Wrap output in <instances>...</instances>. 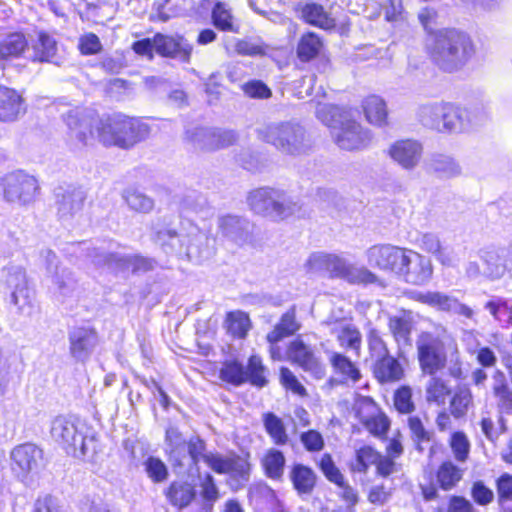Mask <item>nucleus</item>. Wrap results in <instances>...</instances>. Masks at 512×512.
Segmentation results:
<instances>
[{"label": "nucleus", "instance_id": "nucleus-63", "mask_svg": "<svg viewBox=\"0 0 512 512\" xmlns=\"http://www.w3.org/2000/svg\"><path fill=\"white\" fill-rule=\"evenodd\" d=\"M243 92L250 98L268 99L271 89L261 80H250L242 85Z\"/></svg>", "mask_w": 512, "mask_h": 512}, {"label": "nucleus", "instance_id": "nucleus-50", "mask_svg": "<svg viewBox=\"0 0 512 512\" xmlns=\"http://www.w3.org/2000/svg\"><path fill=\"white\" fill-rule=\"evenodd\" d=\"M212 21L214 26L221 31L239 33V26L234 25L233 16L224 3L215 4L212 9Z\"/></svg>", "mask_w": 512, "mask_h": 512}, {"label": "nucleus", "instance_id": "nucleus-51", "mask_svg": "<svg viewBox=\"0 0 512 512\" xmlns=\"http://www.w3.org/2000/svg\"><path fill=\"white\" fill-rule=\"evenodd\" d=\"M220 378L227 383L239 386L247 381L245 367L238 361H226L220 370Z\"/></svg>", "mask_w": 512, "mask_h": 512}, {"label": "nucleus", "instance_id": "nucleus-59", "mask_svg": "<svg viewBox=\"0 0 512 512\" xmlns=\"http://www.w3.org/2000/svg\"><path fill=\"white\" fill-rule=\"evenodd\" d=\"M379 454L370 446H364L356 452V462L353 466L358 472H366L369 465L375 464Z\"/></svg>", "mask_w": 512, "mask_h": 512}, {"label": "nucleus", "instance_id": "nucleus-3", "mask_svg": "<svg viewBox=\"0 0 512 512\" xmlns=\"http://www.w3.org/2000/svg\"><path fill=\"white\" fill-rule=\"evenodd\" d=\"M247 204L260 216L279 222L289 217H303L306 210L302 203L289 196L286 191L274 187H260L249 192Z\"/></svg>", "mask_w": 512, "mask_h": 512}, {"label": "nucleus", "instance_id": "nucleus-44", "mask_svg": "<svg viewBox=\"0 0 512 512\" xmlns=\"http://www.w3.org/2000/svg\"><path fill=\"white\" fill-rule=\"evenodd\" d=\"M117 263L120 266V271H129L132 273H146L153 270L157 262L152 258L143 257L140 255H123L122 258H117Z\"/></svg>", "mask_w": 512, "mask_h": 512}, {"label": "nucleus", "instance_id": "nucleus-40", "mask_svg": "<svg viewBox=\"0 0 512 512\" xmlns=\"http://www.w3.org/2000/svg\"><path fill=\"white\" fill-rule=\"evenodd\" d=\"M122 198L130 210L148 214L155 206L154 199L135 188H127L122 193Z\"/></svg>", "mask_w": 512, "mask_h": 512}, {"label": "nucleus", "instance_id": "nucleus-60", "mask_svg": "<svg viewBox=\"0 0 512 512\" xmlns=\"http://www.w3.org/2000/svg\"><path fill=\"white\" fill-rule=\"evenodd\" d=\"M394 406L400 413H411L415 406L412 402V391L408 386H402L394 394Z\"/></svg>", "mask_w": 512, "mask_h": 512}, {"label": "nucleus", "instance_id": "nucleus-11", "mask_svg": "<svg viewBox=\"0 0 512 512\" xmlns=\"http://www.w3.org/2000/svg\"><path fill=\"white\" fill-rule=\"evenodd\" d=\"M238 139L234 130L215 127H195L185 133L186 142L193 149L202 152H212L227 148L236 143Z\"/></svg>", "mask_w": 512, "mask_h": 512}, {"label": "nucleus", "instance_id": "nucleus-62", "mask_svg": "<svg viewBox=\"0 0 512 512\" xmlns=\"http://www.w3.org/2000/svg\"><path fill=\"white\" fill-rule=\"evenodd\" d=\"M510 306V301L507 298L501 296H491L483 305V308L489 312V314L496 321H501V314L507 313Z\"/></svg>", "mask_w": 512, "mask_h": 512}, {"label": "nucleus", "instance_id": "nucleus-58", "mask_svg": "<svg viewBox=\"0 0 512 512\" xmlns=\"http://www.w3.org/2000/svg\"><path fill=\"white\" fill-rule=\"evenodd\" d=\"M367 342L371 357L375 360L389 355L386 343L376 329H371L367 335Z\"/></svg>", "mask_w": 512, "mask_h": 512}, {"label": "nucleus", "instance_id": "nucleus-5", "mask_svg": "<svg viewBox=\"0 0 512 512\" xmlns=\"http://www.w3.org/2000/svg\"><path fill=\"white\" fill-rule=\"evenodd\" d=\"M258 137L283 154L298 156L307 153L312 143L305 128L297 122H274L257 129Z\"/></svg>", "mask_w": 512, "mask_h": 512}, {"label": "nucleus", "instance_id": "nucleus-24", "mask_svg": "<svg viewBox=\"0 0 512 512\" xmlns=\"http://www.w3.org/2000/svg\"><path fill=\"white\" fill-rule=\"evenodd\" d=\"M405 249L392 245L372 246L366 252L368 263L372 267L396 274Z\"/></svg>", "mask_w": 512, "mask_h": 512}, {"label": "nucleus", "instance_id": "nucleus-34", "mask_svg": "<svg viewBox=\"0 0 512 512\" xmlns=\"http://www.w3.org/2000/svg\"><path fill=\"white\" fill-rule=\"evenodd\" d=\"M300 329V324L296 320L295 307H291L285 312L274 329L267 334V341L270 344H276L286 337L294 335Z\"/></svg>", "mask_w": 512, "mask_h": 512}, {"label": "nucleus", "instance_id": "nucleus-61", "mask_svg": "<svg viewBox=\"0 0 512 512\" xmlns=\"http://www.w3.org/2000/svg\"><path fill=\"white\" fill-rule=\"evenodd\" d=\"M187 447L191 465L197 466L201 460L204 462L205 456L209 453L206 451L205 441L199 436L191 437L187 441Z\"/></svg>", "mask_w": 512, "mask_h": 512}, {"label": "nucleus", "instance_id": "nucleus-32", "mask_svg": "<svg viewBox=\"0 0 512 512\" xmlns=\"http://www.w3.org/2000/svg\"><path fill=\"white\" fill-rule=\"evenodd\" d=\"M373 372L381 383L399 381L404 375L401 364L390 354L375 360Z\"/></svg>", "mask_w": 512, "mask_h": 512}, {"label": "nucleus", "instance_id": "nucleus-20", "mask_svg": "<svg viewBox=\"0 0 512 512\" xmlns=\"http://www.w3.org/2000/svg\"><path fill=\"white\" fill-rule=\"evenodd\" d=\"M213 240L197 226L190 224L184 241V258L191 262L201 263L213 253Z\"/></svg>", "mask_w": 512, "mask_h": 512}, {"label": "nucleus", "instance_id": "nucleus-28", "mask_svg": "<svg viewBox=\"0 0 512 512\" xmlns=\"http://www.w3.org/2000/svg\"><path fill=\"white\" fill-rule=\"evenodd\" d=\"M424 165L429 173L443 179L457 177L461 174L460 165L447 154L433 153L426 158Z\"/></svg>", "mask_w": 512, "mask_h": 512}, {"label": "nucleus", "instance_id": "nucleus-18", "mask_svg": "<svg viewBox=\"0 0 512 512\" xmlns=\"http://www.w3.org/2000/svg\"><path fill=\"white\" fill-rule=\"evenodd\" d=\"M71 356L79 362H85L91 356L98 343L97 332L90 327H73L68 332Z\"/></svg>", "mask_w": 512, "mask_h": 512}, {"label": "nucleus", "instance_id": "nucleus-16", "mask_svg": "<svg viewBox=\"0 0 512 512\" xmlns=\"http://www.w3.org/2000/svg\"><path fill=\"white\" fill-rule=\"evenodd\" d=\"M217 224L222 237L237 246H243L253 240L254 225L247 218L228 214L219 217Z\"/></svg>", "mask_w": 512, "mask_h": 512}, {"label": "nucleus", "instance_id": "nucleus-55", "mask_svg": "<svg viewBox=\"0 0 512 512\" xmlns=\"http://www.w3.org/2000/svg\"><path fill=\"white\" fill-rule=\"evenodd\" d=\"M247 375V381L257 387H264L267 385L268 380L266 379L264 372L265 367L262 364V360L259 356L252 355L248 360V366L245 369Z\"/></svg>", "mask_w": 512, "mask_h": 512}, {"label": "nucleus", "instance_id": "nucleus-48", "mask_svg": "<svg viewBox=\"0 0 512 512\" xmlns=\"http://www.w3.org/2000/svg\"><path fill=\"white\" fill-rule=\"evenodd\" d=\"M200 495L206 510H211L214 503L220 499V491L214 477L210 473L199 475Z\"/></svg>", "mask_w": 512, "mask_h": 512}, {"label": "nucleus", "instance_id": "nucleus-8", "mask_svg": "<svg viewBox=\"0 0 512 512\" xmlns=\"http://www.w3.org/2000/svg\"><path fill=\"white\" fill-rule=\"evenodd\" d=\"M448 339V332L443 326H437L433 332H422L417 337L418 361L425 374L434 375L445 367L447 361L445 343Z\"/></svg>", "mask_w": 512, "mask_h": 512}, {"label": "nucleus", "instance_id": "nucleus-7", "mask_svg": "<svg viewBox=\"0 0 512 512\" xmlns=\"http://www.w3.org/2000/svg\"><path fill=\"white\" fill-rule=\"evenodd\" d=\"M478 261H468L465 276L470 280L484 278L489 281L500 280L506 272L512 257V246H487L478 251Z\"/></svg>", "mask_w": 512, "mask_h": 512}, {"label": "nucleus", "instance_id": "nucleus-21", "mask_svg": "<svg viewBox=\"0 0 512 512\" xmlns=\"http://www.w3.org/2000/svg\"><path fill=\"white\" fill-rule=\"evenodd\" d=\"M155 51L164 57L176 58L184 63L190 61L192 45L183 36H168L157 33L154 36Z\"/></svg>", "mask_w": 512, "mask_h": 512}, {"label": "nucleus", "instance_id": "nucleus-30", "mask_svg": "<svg viewBox=\"0 0 512 512\" xmlns=\"http://www.w3.org/2000/svg\"><path fill=\"white\" fill-rule=\"evenodd\" d=\"M297 11L300 12V17L312 26L324 30H329L336 26L335 19L318 3L307 2L305 4H298Z\"/></svg>", "mask_w": 512, "mask_h": 512}, {"label": "nucleus", "instance_id": "nucleus-42", "mask_svg": "<svg viewBox=\"0 0 512 512\" xmlns=\"http://www.w3.org/2000/svg\"><path fill=\"white\" fill-rule=\"evenodd\" d=\"M323 48V41L318 34L307 32L301 36L297 45V56L303 62L317 57Z\"/></svg>", "mask_w": 512, "mask_h": 512}, {"label": "nucleus", "instance_id": "nucleus-25", "mask_svg": "<svg viewBox=\"0 0 512 512\" xmlns=\"http://www.w3.org/2000/svg\"><path fill=\"white\" fill-rule=\"evenodd\" d=\"M26 112L24 100L14 89L0 85V122L17 121Z\"/></svg>", "mask_w": 512, "mask_h": 512}, {"label": "nucleus", "instance_id": "nucleus-1", "mask_svg": "<svg viewBox=\"0 0 512 512\" xmlns=\"http://www.w3.org/2000/svg\"><path fill=\"white\" fill-rule=\"evenodd\" d=\"M61 116L68 128V141L76 149L90 144L94 138V126L100 142L106 146L124 149L145 140L151 132L147 123L122 113H115L97 120L86 109L71 107Z\"/></svg>", "mask_w": 512, "mask_h": 512}, {"label": "nucleus", "instance_id": "nucleus-52", "mask_svg": "<svg viewBox=\"0 0 512 512\" xmlns=\"http://www.w3.org/2000/svg\"><path fill=\"white\" fill-rule=\"evenodd\" d=\"M316 117L323 124L334 129L344 120L342 109L333 104H318Z\"/></svg>", "mask_w": 512, "mask_h": 512}, {"label": "nucleus", "instance_id": "nucleus-37", "mask_svg": "<svg viewBox=\"0 0 512 512\" xmlns=\"http://www.w3.org/2000/svg\"><path fill=\"white\" fill-rule=\"evenodd\" d=\"M419 247L435 256V258L442 264L450 266L452 264V257L447 248L443 247L439 237L434 233H424L418 240Z\"/></svg>", "mask_w": 512, "mask_h": 512}, {"label": "nucleus", "instance_id": "nucleus-4", "mask_svg": "<svg viewBox=\"0 0 512 512\" xmlns=\"http://www.w3.org/2000/svg\"><path fill=\"white\" fill-rule=\"evenodd\" d=\"M416 118L424 127L440 133H460L470 128L469 112L444 101L420 104Z\"/></svg>", "mask_w": 512, "mask_h": 512}, {"label": "nucleus", "instance_id": "nucleus-49", "mask_svg": "<svg viewBox=\"0 0 512 512\" xmlns=\"http://www.w3.org/2000/svg\"><path fill=\"white\" fill-rule=\"evenodd\" d=\"M330 363L334 370L341 374L345 379L357 382L361 378L360 371L356 365L348 357L340 353H332Z\"/></svg>", "mask_w": 512, "mask_h": 512}, {"label": "nucleus", "instance_id": "nucleus-26", "mask_svg": "<svg viewBox=\"0 0 512 512\" xmlns=\"http://www.w3.org/2000/svg\"><path fill=\"white\" fill-rule=\"evenodd\" d=\"M68 251L77 257L85 256L91 259L96 266H107L110 269L120 271V266L117 263V258H122L120 253H107L101 249L90 248L86 242L72 243Z\"/></svg>", "mask_w": 512, "mask_h": 512}, {"label": "nucleus", "instance_id": "nucleus-46", "mask_svg": "<svg viewBox=\"0 0 512 512\" xmlns=\"http://www.w3.org/2000/svg\"><path fill=\"white\" fill-rule=\"evenodd\" d=\"M285 462L284 454L281 451L274 448L269 449L263 458L266 475L274 480L282 479Z\"/></svg>", "mask_w": 512, "mask_h": 512}, {"label": "nucleus", "instance_id": "nucleus-54", "mask_svg": "<svg viewBox=\"0 0 512 512\" xmlns=\"http://www.w3.org/2000/svg\"><path fill=\"white\" fill-rule=\"evenodd\" d=\"M338 342L341 347L355 351H360L362 337L360 331L353 325H345L341 328L337 335Z\"/></svg>", "mask_w": 512, "mask_h": 512}, {"label": "nucleus", "instance_id": "nucleus-2", "mask_svg": "<svg viewBox=\"0 0 512 512\" xmlns=\"http://www.w3.org/2000/svg\"><path fill=\"white\" fill-rule=\"evenodd\" d=\"M475 53L468 34L457 29H443L434 37L431 48L433 62L445 72H455L464 67Z\"/></svg>", "mask_w": 512, "mask_h": 512}, {"label": "nucleus", "instance_id": "nucleus-35", "mask_svg": "<svg viewBox=\"0 0 512 512\" xmlns=\"http://www.w3.org/2000/svg\"><path fill=\"white\" fill-rule=\"evenodd\" d=\"M289 478L299 494H310L316 485L317 476L310 467L298 463L291 468Z\"/></svg>", "mask_w": 512, "mask_h": 512}, {"label": "nucleus", "instance_id": "nucleus-64", "mask_svg": "<svg viewBox=\"0 0 512 512\" xmlns=\"http://www.w3.org/2000/svg\"><path fill=\"white\" fill-rule=\"evenodd\" d=\"M31 512H63L59 500L51 494L39 495Z\"/></svg>", "mask_w": 512, "mask_h": 512}, {"label": "nucleus", "instance_id": "nucleus-31", "mask_svg": "<svg viewBox=\"0 0 512 512\" xmlns=\"http://www.w3.org/2000/svg\"><path fill=\"white\" fill-rule=\"evenodd\" d=\"M50 278L52 282L51 290L59 301L74 296L78 283L70 269L66 267H62L60 271L56 269Z\"/></svg>", "mask_w": 512, "mask_h": 512}, {"label": "nucleus", "instance_id": "nucleus-53", "mask_svg": "<svg viewBox=\"0 0 512 512\" xmlns=\"http://www.w3.org/2000/svg\"><path fill=\"white\" fill-rule=\"evenodd\" d=\"M250 328V319L247 314L237 311L227 315V330L238 338H244Z\"/></svg>", "mask_w": 512, "mask_h": 512}, {"label": "nucleus", "instance_id": "nucleus-29", "mask_svg": "<svg viewBox=\"0 0 512 512\" xmlns=\"http://www.w3.org/2000/svg\"><path fill=\"white\" fill-rule=\"evenodd\" d=\"M225 474L228 475L227 485L233 491H238L244 488L250 480L251 464L247 458L231 455Z\"/></svg>", "mask_w": 512, "mask_h": 512}, {"label": "nucleus", "instance_id": "nucleus-38", "mask_svg": "<svg viewBox=\"0 0 512 512\" xmlns=\"http://www.w3.org/2000/svg\"><path fill=\"white\" fill-rule=\"evenodd\" d=\"M262 422L266 433L275 445L284 446L288 444L289 436L285 424L280 417L273 412H267L262 415Z\"/></svg>", "mask_w": 512, "mask_h": 512}, {"label": "nucleus", "instance_id": "nucleus-47", "mask_svg": "<svg viewBox=\"0 0 512 512\" xmlns=\"http://www.w3.org/2000/svg\"><path fill=\"white\" fill-rule=\"evenodd\" d=\"M388 327L398 344H408L412 328L409 317L404 314L391 316Z\"/></svg>", "mask_w": 512, "mask_h": 512}, {"label": "nucleus", "instance_id": "nucleus-22", "mask_svg": "<svg viewBox=\"0 0 512 512\" xmlns=\"http://www.w3.org/2000/svg\"><path fill=\"white\" fill-rule=\"evenodd\" d=\"M422 153V144L411 139L396 141L388 149L393 161L405 170H413L419 164Z\"/></svg>", "mask_w": 512, "mask_h": 512}, {"label": "nucleus", "instance_id": "nucleus-9", "mask_svg": "<svg viewBox=\"0 0 512 512\" xmlns=\"http://www.w3.org/2000/svg\"><path fill=\"white\" fill-rule=\"evenodd\" d=\"M38 190L37 180L22 171L9 173L0 178V195L8 203L29 205L34 202Z\"/></svg>", "mask_w": 512, "mask_h": 512}, {"label": "nucleus", "instance_id": "nucleus-12", "mask_svg": "<svg viewBox=\"0 0 512 512\" xmlns=\"http://www.w3.org/2000/svg\"><path fill=\"white\" fill-rule=\"evenodd\" d=\"M395 275L407 284L424 286L432 279L433 265L428 257L405 249Z\"/></svg>", "mask_w": 512, "mask_h": 512}, {"label": "nucleus", "instance_id": "nucleus-17", "mask_svg": "<svg viewBox=\"0 0 512 512\" xmlns=\"http://www.w3.org/2000/svg\"><path fill=\"white\" fill-rule=\"evenodd\" d=\"M288 358L299 365L303 371L309 373L314 379L320 380L325 376V367L315 356L312 348L302 340L295 339L287 349Z\"/></svg>", "mask_w": 512, "mask_h": 512}, {"label": "nucleus", "instance_id": "nucleus-36", "mask_svg": "<svg viewBox=\"0 0 512 512\" xmlns=\"http://www.w3.org/2000/svg\"><path fill=\"white\" fill-rule=\"evenodd\" d=\"M224 49L228 54L232 52L240 56H258L266 53L265 47L259 43L247 39L225 37L223 39Z\"/></svg>", "mask_w": 512, "mask_h": 512}, {"label": "nucleus", "instance_id": "nucleus-41", "mask_svg": "<svg viewBox=\"0 0 512 512\" xmlns=\"http://www.w3.org/2000/svg\"><path fill=\"white\" fill-rule=\"evenodd\" d=\"M27 47L28 42L24 34L10 33L0 42V60L19 57Z\"/></svg>", "mask_w": 512, "mask_h": 512}, {"label": "nucleus", "instance_id": "nucleus-27", "mask_svg": "<svg viewBox=\"0 0 512 512\" xmlns=\"http://www.w3.org/2000/svg\"><path fill=\"white\" fill-rule=\"evenodd\" d=\"M186 236L187 229L177 232L172 228L164 227L155 230L153 240L166 254L184 258V241H186Z\"/></svg>", "mask_w": 512, "mask_h": 512}, {"label": "nucleus", "instance_id": "nucleus-6", "mask_svg": "<svg viewBox=\"0 0 512 512\" xmlns=\"http://www.w3.org/2000/svg\"><path fill=\"white\" fill-rule=\"evenodd\" d=\"M86 426L76 418L57 416L51 422L50 435L67 454L83 458L94 449V437L85 434Z\"/></svg>", "mask_w": 512, "mask_h": 512}, {"label": "nucleus", "instance_id": "nucleus-23", "mask_svg": "<svg viewBox=\"0 0 512 512\" xmlns=\"http://www.w3.org/2000/svg\"><path fill=\"white\" fill-rule=\"evenodd\" d=\"M28 51V58L32 62L60 64L58 42L53 35L46 31L37 33V37L31 41Z\"/></svg>", "mask_w": 512, "mask_h": 512}, {"label": "nucleus", "instance_id": "nucleus-39", "mask_svg": "<svg viewBox=\"0 0 512 512\" xmlns=\"http://www.w3.org/2000/svg\"><path fill=\"white\" fill-rule=\"evenodd\" d=\"M363 110L367 121L375 126L386 124L387 108L384 100L377 95H370L363 101Z\"/></svg>", "mask_w": 512, "mask_h": 512}, {"label": "nucleus", "instance_id": "nucleus-45", "mask_svg": "<svg viewBox=\"0 0 512 512\" xmlns=\"http://www.w3.org/2000/svg\"><path fill=\"white\" fill-rule=\"evenodd\" d=\"M462 476L463 471L458 466L451 461H446L439 466L436 479L443 490H450L457 485Z\"/></svg>", "mask_w": 512, "mask_h": 512}, {"label": "nucleus", "instance_id": "nucleus-10", "mask_svg": "<svg viewBox=\"0 0 512 512\" xmlns=\"http://www.w3.org/2000/svg\"><path fill=\"white\" fill-rule=\"evenodd\" d=\"M1 285L5 293H9L10 303L20 311L30 306L33 290L29 285L24 267L12 263L3 267L1 270Z\"/></svg>", "mask_w": 512, "mask_h": 512}, {"label": "nucleus", "instance_id": "nucleus-13", "mask_svg": "<svg viewBox=\"0 0 512 512\" xmlns=\"http://www.w3.org/2000/svg\"><path fill=\"white\" fill-rule=\"evenodd\" d=\"M336 144L344 150L365 149L372 140L371 132L354 120L344 119L339 128L333 132Z\"/></svg>", "mask_w": 512, "mask_h": 512}, {"label": "nucleus", "instance_id": "nucleus-19", "mask_svg": "<svg viewBox=\"0 0 512 512\" xmlns=\"http://www.w3.org/2000/svg\"><path fill=\"white\" fill-rule=\"evenodd\" d=\"M328 273L332 278H341L352 284H370L377 281V276L367 268L354 266L333 254Z\"/></svg>", "mask_w": 512, "mask_h": 512}, {"label": "nucleus", "instance_id": "nucleus-14", "mask_svg": "<svg viewBox=\"0 0 512 512\" xmlns=\"http://www.w3.org/2000/svg\"><path fill=\"white\" fill-rule=\"evenodd\" d=\"M11 467L17 478L24 480L30 473L37 472L42 465L43 452L34 444L19 445L11 452Z\"/></svg>", "mask_w": 512, "mask_h": 512}, {"label": "nucleus", "instance_id": "nucleus-57", "mask_svg": "<svg viewBox=\"0 0 512 512\" xmlns=\"http://www.w3.org/2000/svg\"><path fill=\"white\" fill-rule=\"evenodd\" d=\"M145 471L148 477L155 483H161L168 478V468L159 458L149 456L144 462Z\"/></svg>", "mask_w": 512, "mask_h": 512}, {"label": "nucleus", "instance_id": "nucleus-33", "mask_svg": "<svg viewBox=\"0 0 512 512\" xmlns=\"http://www.w3.org/2000/svg\"><path fill=\"white\" fill-rule=\"evenodd\" d=\"M166 497L171 505L184 509L195 499L196 490L194 485L187 481H174L169 485Z\"/></svg>", "mask_w": 512, "mask_h": 512}, {"label": "nucleus", "instance_id": "nucleus-56", "mask_svg": "<svg viewBox=\"0 0 512 512\" xmlns=\"http://www.w3.org/2000/svg\"><path fill=\"white\" fill-rule=\"evenodd\" d=\"M450 390L443 380L432 377L427 384L426 399L428 402H435L438 405L444 404Z\"/></svg>", "mask_w": 512, "mask_h": 512}, {"label": "nucleus", "instance_id": "nucleus-43", "mask_svg": "<svg viewBox=\"0 0 512 512\" xmlns=\"http://www.w3.org/2000/svg\"><path fill=\"white\" fill-rule=\"evenodd\" d=\"M473 404V396L467 386H457L450 400V412L454 418L459 419L466 416Z\"/></svg>", "mask_w": 512, "mask_h": 512}, {"label": "nucleus", "instance_id": "nucleus-15", "mask_svg": "<svg viewBox=\"0 0 512 512\" xmlns=\"http://www.w3.org/2000/svg\"><path fill=\"white\" fill-rule=\"evenodd\" d=\"M57 215L62 221H69L83 210L86 192L75 186L59 187L55 191Z\"/></svg>", "mask_w": 512, "mask_h": 512}]
</instances>
